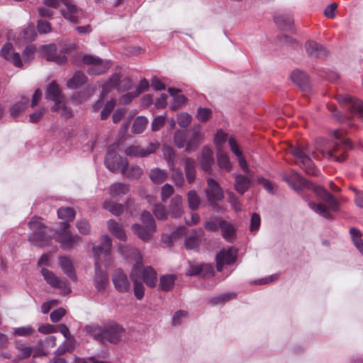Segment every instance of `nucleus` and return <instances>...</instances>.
<instances>
[{
    "instance_id": "aec40b11",
    "label": "nucleus",
    "mask_w": 363,
    "mask_h": 363,
    "mask_svg": "<svg viewBox=\"0 0 363 363\" xmlns=\"http://www.w3.org/2000/svg\"><path fill=\"white\" fill-rule=\"evenodd\" d=\"M123 161H126V159L118 156L114 150L108 149L105 157V165L110 171L115 172L119 169L121 170Z\"/></svg>"
},
{
    "instance_id": "37998d69",
    "label": "nucleus",
    "mask_w": 363,
    "mask_h": 363,
    "mask_svg": "<svg viewBox=\"0 0 363 363\" xmlns=\"http://www.w3.org/2000/svg\"><path fill=\"white\" fill-rule=\"evenodd\" d=\"M104 328H101L100 325L96 323H91L86 325L84 330L86 334L91 335L94 339L99 342H101L102 333Z\"/></svg>"
},
{
    "instance_id": "8fccbe9b",
    "label": "nucleus",
    "mask_w": 363,
    "mask_h": 363,
    "mask_svg": "<svg viewBox=\"0 0 363 363\" xmlns=\"http://www.w3.org/2000/svg\"><path fill=\"white\" fill-rule=\"evenodd\" d=\"M350 233L354 246L363 254V240L361 238L362 235L360 231L355 228H352L350 229Z\"/></svg>"
},
{
    "instance_id": "f704fd0d",
    "label": "nucleus",
    "mask_w": 363,
    "mask_h": 363,
    "mask_svg": "<svg viewBox=\"0 0 363 363\" xmlns=\"http://www.w3.org/2000/svg\"><path fill=\"white\" fill-rule=\"evenodd\" d=\"M168 92L173 97V102L170 105V108L172 110H177L185 103V96L182 94H179L180 90L174 88H169L168 89Z\"/></svg>"
},
{
    "instance_id": "ddd939ff",
    "label": "nucleus",
    "mask_w": 363,
    "mask_h": 363,
    "mask_svg": "<svg viewBox=\"0 0 363 363\" xmlns=\"http://www.w3.org/2000/svg\"><path fill=\"white\" fill-rule=\"evenodd\" d=\"M206 195L209 204L213 208L217 206L218 201H222L224 198L223 189L216 180L211 178L207 179Z\"/></svg>"
},
{
    "instance_id": "4468645a",
    "label": "nucleus",
    "mask_w": 363,
    "mask_h": 363,
    "mask_svg": "<svg viewBox=\"0 0 363 363\" xmlns=\"http://www.w3.org/2000/svg\"><path fill=\"white\" fill-rule=\"evenodd\" d=\"M41 273L47 283L52 287L62 289L65 294L70 292V289L67 286V281L66 279H60L52 272L45 268H43L41 269Z\"/></svg>"
},
{
    "instance_id": "9b49d317",
    "label": "nucleus",
    "mask_w": 363,
    "mask_h": 363,
    "mask_svg": "<svg viewBox=\"0 0 363 363\" xmlns=\"http://www.w3.org/2000/svg\"><path fill=\"white\" fill-rule=\"evenodd\" d=\"M132 84L133 82L130 78L125 77L121 79L120 74L115 73L102 85V95L108 94L113 89H116L118 91L128 90Z\"/></svg>"
},
{
    "instance_id": "a18cd8bd",
    "label": "nucleus",
    "mask_w": 363,
    "mask_h": 363,
    "mask_svg": "<svg viewBox=\"0 0 363 363\" xmlns=\"http://www.w3.org/2000/svg\"><path fill=\"white\" fill-rule=\"evenodd\" d=\"M148 120L145 116H138L133 124L132 132L135 134H140L143 133L147 125Z\"/></svg>"
},
{
    "instance_id": "412c9836",
    "label": "nucleus",
    "mask_w": 363,
    "mask_h": 363,
    "mask_svg": "<svg viewBox=\"0 0 363 363\" xmlns=\"http://www.w3.org/2000/svg\"><path fill=\"white\" fill-rule=\"evenodd\" d=\"M236 252L233 248L221 250L216 256V268L220 272L224 264H230L235 262Z\"/></svg>"
},
{
    "instance_id": "0eeeda50",
    "label": "nucleus",
    "mask_w": 363,
    "mask_h": 363,
    "mask_svg": "<svg viewBox=\"0 0 363 363\" xmlns=\"http://www.w3.org/2000/svg\"><path fill=\"white\" fill-rule=\"evenodd\" d=\"M29 228L33 231L29 235V241L33 245L43 247L48 243L50 240V235L45 233L46 227L41 222V218L33 217L28 223Z\"/></svg>"
},
{
    "instance_id": "423d86ee",
    "label": "nucleus",
    "mask_w": 363,
    "mask_h": 363,
    "mask_svg": "<svg viewBox=\"0 0 363 363\" xmlns=\"http://www.w3.org/2000/svg\"><path fill=\"white\" fill-rule=\"evenodd\" d=\"M141 220L142 225L134 224L132 229L140 239L147 240L156 230V223L152 215L147 211H143Z\"/></svg>"
},
{
    "instance_id": "b1692460",
    "label": "nucleus",
    "mask_w": 363,
    "mask_h": 363,
    "mask_svg": "<svg viewBox=\"0 0 363 363\" xmlns=\"http://www.w3.org/2000/svg\"><path fill=\"white\" fill-rule=\"evenodd\" d=\"M65 9L61 10L64 17L72 23H77L80 16V11L70 0H64Z\"/></svg>"
},
{
    "instance_id": "79ce46f5",
    "label": "nucleus",
    "mask_w": 363,
    "mask_h": 363,
    "mask_svg": "<svg viewBox=\"0 0 363 363\" xmlns=\"http://www.w3.org/2000/svg\"><path fill=\"white\" fill-rule=\"evenodd\" d=\"M130 188L128 184L121 182L114 183L108 188V192L112 196H117L127 194Z\"/></svg>"
},
{
    "instance_id": "c9c22d12",
    "label": "nucleus",
    "mask_w": 363,
    "mask_h": 363,
    "mask_svg": "<svg viewBox=\"0 0 363 363\" xmlns=\"http://www.w3.org/2000/svg\"><path fill=\"white\" fill-rule=\"evenodd\" d=\"M77 345V341L74 337H69L66 339L55 350L56 355H62L66 352H72Z\"/></svg>"
},
{
    "instance_id": "dca6fc26",
    "label": "nucleus",
    "mask_w": 363,
    "mask_h": 363,
    "mask_svg": "<svg viewBox=\"0 0 363 363\" xmlns=\"http://www.w3.org/2000/svg\"><path fill=\"white\" fill-rule=\"evenodd\" d=\"M114 286L119 292L125 293L130 290V282L125 273L121 269H116L112 277Z\"/></svg>"
},
{
    "instance_id": "774afa93",
    "label": "nucleus",
    "mask_w": 363,
    "mask_h": 363,
    "mask_svg": "<svg viewBox=\"0 0 363 363\" xmlns=\"http://www.w3.org/2000/svg\"><path fill=\"white\" fill-rule=\"evenodd\" d=\"M66 314V310L63 308H57L50 313V320L52 323L59 322Z\"/></svg>"
},
{
    "instance_id": "c85d7f7f",
    "label": "nucleus",
    "mask_w": 363,
    "mask_h": 363,
    "mask_svg": "<svg viewBox=\"0 0 363 363\" xmlns=\"http://www.w3.org/2000/svg\"><path fill=\"white\" fill-rule=\"evenodd\" d=\"M213 267L206 264H191L186 270V275L194 276L197 274H203L204 276L212 274Z\"/></svg>"
},
{
    "instance_id": "c03bdc74",
    "label": "nucleus",
    "mask_w": 363,
    "mask_h": 363,
    "mask_svg": "<svg viewBox=\"0 0 363 363\" xmlns=\"http://www.w3.org/2000/svg\"><path fill=\"white\" fill-rule=\"evenodd\" d=\"M60 265L63 272L72 279L76 280V274L70 259L65 257L60 258Z\"/></svg>"
},
{
    "instance_id": "4c0bfd02",
    "label": "nucleus",
    "mask_w": 363,
    "mask_h": 363,
    "mask_svg": "<svg viewBox=\"0 0 363 363\" xmlns=\"http://www.w3.org/2000/svg\"><path fill=\"white\" fill-rule=\"evenodd\" d=\"M185 167V174L187 182L191 184L194 182L196 178L195 162L194 160L186 157L184 159Z\"/></svg>"
},
{
    "instance_id": "680f3d73",
    "label": "nucleus",
    "mask_w": 363,
    "mask_h": 363,
    "mask_svg": "<svg viewBox=\"0 0 363 363\" xmlns=\"http://www.w3.org/2000/svg\"><path fill=\"white\" fill-rule=\"evenodd\" d=\"M191 121V116L187 113H182L177 116V123L182 128L187 127Z\"/></svg>"
},
{
    "instance_id": "4d7b16f0",
    "label": "nucleus",
    "mask_w": 363,
    "mask_h": 363,
    "mask_svg": "<svg viewBox=\"0 0 363 363\" xmlns=\"http://www.w3.org/2000/svg\"><path fill=\"white\" fill-rule=\"evenodd\" d=\"M116 104V101L115 99H111L106 102V104L104 106V108L101 111V118L102 120L106 119L108 115L111 113L113 109L114 108Z\"/></svg>"
},
{
    "instance_id": "7c9ffc66",
    "label": "nucleus",
    "mask_w": 363,
    "mask_h": 363,
    "mask_svg": "<svg viewBox=\"0 0 363 363\" xmlns=\"http://www.w3.org/2000/svg\"><path fill=\"white\" fill-rule=\"evenodd\" d=\"M219 228L225 240L233 242L235 239V229L233 224L225 220H221L219 222Z\"/></svg>"
},
{
    "instance_id": "bb28decb",
    "label": "nucleus",
    "mask_w": 363,
    "mask_h": 363,
    "mask_svg": "<svg viewBox=\"0 0 363 363\" xmlns=\"http://www.w3.org/2000/svg\"><path fill=\"white\" fill-rule=\"evenodd\" d=\"M184 213L182 197L180 195H175L171 199L169 206V213L171 217L179 218Z\"/></svg>"
},
{
    "instance_id": "5701e85b",
    "label": "nucleus",
    "mask_w": 363,
    "mask_h": 363,
    "mask_svg": "<svg viewBox=\"0 0 363 363\" xmlns=\"http://www.w3.org/2000/svg\"><path fill=\"white\" fill-rule=\"evenodd\" d=\"M291 79L302 91L311 90L309 79L304 72L299 69L294 70L291 74Z\"/></svg>"
},
{
    "instance_id": "bf43d9fd",
    "label": "nucleus",
    "mask_w": 363,
    "mask_h": 363,
    "mask_svg": "<svg viewBox=\"0 0 363 363\" xmlns=\"http://www.w3.org/2000/svg\"><path fill=\"white\" fill-rule=\"evenodd\" d=\"M33 332V328L30 325L16 328L13 329V334L18 336H28Z\"/></svg>"
},
{
    "instance_id": "39448f33",
    "label": "nucleus",
    "mask_w": 363,
    "mask_h": 363,
    "mask_svg": "<svg viewBox=\"0 0 363 363\" xmlns=\"http://www.w3.org/2000/svg\"><path fill=\"white\" fill-rule=\"evenodd\" d=\"M289 152L294 157L299 160L301 167L307 174L317 175L318 170L315 168L311 157L318 159V157L316 156L315 153L308 145L291 146Z\"/></svg>"
},
{
    "instance_id": "de8ad7c7",
    "label": "nucleus",
    "mask_w": 363,
    "mask_h": 363,
    "mask_svg": "<svg viewBox=\"0 0 363 363\" xmlns=\"http://www.w3.org/2000/svg\"><path fill=\"white\" fill-rule=\"evenodd\" d=\"M188 206L191 210H196L201 203V199L195 190H191L187 193Z\"/></svg>"
},
{
    "instance_id": "20e7f679",
    "label": "nucleus",
    "mask_w": 363,
    "mask_h": 363,
    "mask_svg": "<svg viewBox=\"0 0 363 363\" xmlns=\"http://www.w3.org/2000/svg\"><path fill=\"white\" fill-rule=\"evenodd\" d=\"M203 138L202 128L200 125L193 127L191 135L187 138L184 130H177L174 134V143L178 148H185L186 152L195 151Z\"/></svg>"
},
{
    "instance_id": "a878e982",
    "label": "nucleus",
    "mask_w": 363,
    "mask_h": 363,
    "mask_svg": "<svg viewBox=\"0 0 363 363\" xmlns=\"http://www.w3.org/2000/svg\"><path fill=\"white\" fill-rule=\"evenodd\" d=\"M305 48L308 55L312 57H321L327 55L325 48L315 41L306 42Z\"/></svg>"
},
{
    "instance_id": "58836bf2",
    "label": "nucleus",
    "mask_w": 363,
    "mask_h": 363,
    "mask_svg": "<svg viewBox=\"0 0 363 363\" xmlns=\"http://www.w3.org/2000/svg\"><path fill=\"white\" fill-rule=\"evenodd\" d=\"M86 82V75L83 72L78 71L68 80L67 85L69 89H77L85 84Z\"/></svg>"
},
{
    "instance_id": "f8f14e48",
    "label": "nucleus",
    "mask_w": 363,
    "mask_h": 363,
    "mask_svg": "<svg viewBox=\"0 0 363 363\" xmlns=\"http://www.w3.org/2000/svg\"><path fill=\"white\" fill-rule=\"evenodd\" d=\"M124 333V328L117 323L108 325L103 329L101 342L116 344L121 340Z\"/></svg>"
},
{
    "instance_id": "7ed1b4c3",
    "label": "nucleus",
    "mask_w": 363,
    "mask_h": 363,
    "mask_svg": "<svg viewBox=\"0 0 363 363\" xmlns=\"http://www.w3.org/2000/svg\"><path fill=\"white\" fill-rule=\"evenodd\" d=\"M118 252L127 258L133 257L135 263L132 267L130 277L133 281L134 295L138 299H142L144 296L145 288L140 279V259L142 258L141 252L135 248H130L128 246L119 245Z\"/></svg>"
},
{
    "instance_id": "864d4df0",
    "label": "nucleus",
    "mask_w": 363,
    "mask_h": 363,
    "mask_svg": "<svg viewBox=\"0 0 363 363\" xmlns=\"http://www.w3.org/2000/svg\"><path fill=\"white\" fill-rule=\"evenodd\" d=\"M27 100L23 99L18 102L13 104L10 107V114L13 117H17L24 111L26 107Z\"/></svg>"
},
{
    "instance_id": "6e6552de",
    "label": "nucleus",
    "mask_w": 363,
    "mask_h": 363,
    "mask_svg": "<svg viewBox=\"0 0 363 363\" xmlns=\"http://www.w3.org/2000/svg\"><path fill=\"white\" fill-rule=\"evenodd\" d=\"M315 148L323 157H326L330 160H333L338 162L345 160V148L341 147L337 143L330 146L327 141L320 139L317 142Z\"/></svg>"
},
{
    "instance_id": "a211bd4d",
    "label": "nucleus",
    "mask_w": 363,
    "mask_h": 363,
    "mask_svg": "<svg viewBox=\"0 0 363 363\" xmlns=\"http://www.w3.org/2000/svg\"><path fill=\"white\" fill-rule=\"evenodd\" d=\"M337 101L345 105L347 109L357 113L362 118H363V103L350 95L343 94L337 96Z\"/></svg>"
},
{
    "instance_id": "f257e3e1",
    "label": "nucleus",
    "mask_w": 363,
    "mask_h": 363,
    "mask_svg": "<svg viewBox=\"0 0 363 363\" xmlns=\"http://www.w3.org/2000/svg\"><path fill=\"white\" fill-rule=\"evenodd\" d=\"M285 182L296 191L308 187L312 189L318 198L321 201L319 203L308 201V207L315 213L322 217L330 219V211H336L338 210L339 203L335 197L320 186H313L311 183L303 179L297 172H292L284 177Z\"/></svg>"
},
{
    "instance_id": "a19ab883",
    "label": "nucleus",
    "mask_w": 363,
    "mask_h": 363,
    "mask_svg": "<svg viewBox=\"0 0 363 363\" xmlns=\"http://www.w3.org/2000/svg\"><path fill=\"white\" fill-rule=\"evenodd\" d=\"M217 162L220 169L225 171H230L232 168L231 163L228 155L222 150L218 147L217 150Z\"/></svg>"
},
{
    "instance_id": "13d9d810",
    "label": "nucleus",
    "mask_w": 363,
    "mask_h": 363,
    "mask_svg": "<svg viewBox=\"0 0 363 363\" xmlns=\"http://www.w3.org/2000/svg\"><path fill=\"white\" fill-rule=\"evenodd\" d=\"M174 187L169 184H165L161 189V199L163 202H167L168 199L174 194Z\"/></svg>"
},
{
    "instance_id": "49530a36",
    "label": "nucleus",
    "mask_w": 363,
    "mask_h": 363,
    "mask_svg": "<svg viewBox=\"0 0 363 363\" xmlns=\"http://www.w3.org/2000/svg\"><path fill=\"white\" fill-rule=\"evenodd\" d=\"M103 207L113 215L118 216L123 212V206L112 201H106Z\"/></svg>"
},
{
    "instance_id": "2eb2a0df",
    "label": "nucleus",
    "mask_w": 363,
    "mask_h": 363,
    "mask_svg": "<svg viewBox=\"0 0 363 363\" xmlns=\"http://www.w3.org/2000/svg\"><path fill=\"white\" fill-rule=\"evenodd\" d=\"M40 54L42 57L47 60L55 62L59 65L64 64L67 61V57L65 55L57 54V47L53 44L41 46Z\"/></svg>"
},
{
    "instance_id": "1a4fd4ad",
    "label": "nucleus",
    "mask_w": 363,
    "mask_h": 363,
    "mask_svg": "<svg viewBox=\"0 0 363 363\" xmlns=\"http://www.w3.org/2000/svg\"><path fill=\"white\" fill-rule=\"evenodd\" d=\"M82 62L89 66L88 72L93 75L103 74L111 67L110 61L103 60L98 57L89 55H83Z\"/></svg>"
},
{
    "instance_id": "e433bc0d",
    "label": "nucleus",
    "mask_w": 363,
    "mask_h": 363,
    "mask_svg": "<svg viewBox=\"0 0 363 363\" xmlns=\"http://www.w3.org/2000/svg\"><path fill=\"white\" fill-rule=\"evenodd\" d=\"M16 348L20 352V354L13 359L14 363H18L21 360L28 359L30 357L33 352V348L31 347L26 346L19 342L16 343Z\"/></svg>"
},
{
    "instance_id": "5fc2aeb1",
    "label": "nucleus",
    "mask_w": 363,
    "mask_h": 363,
    "mask_svg": "<svg viewBox=\"0 0 363 363\" xmlns=\"http://www.w3.org/2000/svg\"><path fill=\"white\" fill-rule=\"evenodd\" d=\"M226 194L228 202L230 204L232 208L237 212L241 211L242 205L238 197L231 191H227Z\"/></svg>"
},
{
    "instance_id": "473e14b6",
    "label": "nucleus",
    "mask_w": 363,
    "mask_h": 363,
    "mask_svg": "<svg viewBox=\"0 0 363 363\" xmlns=\"http://www.w3.org/2000/svg\"><path fill=\"white\" fill-rule=\"evenodd\" d=\"M108 229L109 232L118 239L125 241L126 235L123 229V227L116 223L114 220L110 219L108 220Z\"/></svg>"
},
{
    "instance_id": "72a5a7b5",
    "label": "nucleus",
    "mask_w": 363,
    "mask_h": 363,
    "mask_svg": "<svg viewBox=\"0 0 363 363\" xmlns=\"http://www.w3.org/2000/svg\"><path fill=\"white\" fill-rule=\"evenodd\" d=\"M168 173L167 170L160 168H154L149 172L151 181L155 184H160L166 181Z\"/></svg>"
},
{
    "instance_id": "393cba45",
    "label": "nucleus",
    "mask_w": 363,
    "mask_h": 363,
    "mask_svg": "<svg viewBox=\"0 0 363 363\" xmlns=\"http://www.w3.org/2000/svg\"><path fill=\"white\" fill-rule=\"evenodd\" d=\"M253 175H242L236 174L235 176L234 188L235 191L242 195L245 191H247L252 184V179Z\"/></svg>"
},
{
    "instance_id": "ea45409f",
    "label": "nucleus",
    "mask_w": 363,
    "mask_h": 363,
    "mask_svg": "<svg viewBox=\"0 0 363 363\" xmlns=\"http://www.w3.org/2000/svg\"><path fill=\"white\" fill-rule=\"evenodd\" d=\"M177 277L174 274H164L160 278L159 286L161 290L164 291H171L175 284Z\"/></svg>"
},
{
    "instance_id": "c756f323",
    "label": "nucleus",
    "mask_w": 363,
    "mask_h": 363,
    "mask_svg": "<svg viewBox=\"0 0 363 363\" xmlns=\"http://www.w3.org/2000/svg\"><path fill=\"white\" fill-rule=\"evenodd\" d=\"M276 25L282 30H291L293 25V18L290 14L278 13L274 17Z\"/></svg>"
},
{
    "instance_id": "f03ea898",
    "label": "nucleus",
    "mask_w": 363,
    "mask_h": 363,
    "mask_svg": "<svg viewBox=\"0 0 363 363\" xmlns=\"http://www.w3.org/2000/svg\"><path fill=\"white\" fill-rule=\"evenodd\" d=\"M100 245L93 247L96 270L94 286L97 291L104 292L108 284V277L107 273L101 269V265L103 260L108 258L111 251L112 242L108 235H102Z\"/></svg>"
},
{
    "instance_id": "052dcab7",
    "label": "nucleus",
    "mask_w": 363,
    "mask_h": 363,
    "mask_svg": "<svg viewBox=\"0 0 363 363\" xmlns=\"http://www.w3.org/2000/svg\"><path fill=\"white\" fill-rule=\"evenodd\" d=\"M199 246V238L196 235H189L185 240V247L189 250H196Z\"/></svg>"
},
{
    "instance_id": "f3484780",
    "label": "nucleus",
    "mask_w": 363,
    "mask_h": 363,
    "mask_svg": "<svg viewBox=\"0 0 363 363\" xmlns=\"http://www.w3.org/2000/svg\"><path fill=\"white\" fill-rule=\"evenodd\" d=\"M1 56L13 63L16 67H23V62L18 52H16L12 43H6L0 50Z\"/></svg>"
},
{
    "instance_id": "9d476101",
    "label": "nucleus",
    "mask_w": 363,
    "mask_h": 363,
    "mask_svg": "<svg viewBox=\"0 0 363 363\" xmlns=\"http://www.w3.org/2000/svg\"><path fill=\"white\" fill-rule=\"evenodd\" d=\"M69 224L66 222H62L60 227L57 229L56 233L57 234V240L61 244L63 249H71L74 245L77 244L80 238L75 235H73L68 230Z\"/></svg>"
},
{
    "instance_id": "6ab92c4d",
    "label": "nucleus",
    "mask_w": 363,
    "mask_h": 363,
    "mask_svg": "<svg viewBox=\"0 0 363 363\" xmlns=\"http://www.w3.org/2000/svg\"><path fill=\"white\" fill-rule=\"evenodd\" d=\"M46 97L55 102V105L51 108L52 111H57L62 102L63 96L58 85L55 82H52L48 85L46 90Z\"/></svg>"
},
{
    "instance_id": "6e6d98bb",
    "label": "nucleus",
    "mask_w": 363,
    "mask_h": 363,
    "mask_svg": "<svg viewBox=\"0 0 363 363\" xmlns=\"http://www.w3.org/2000/svg\"><path fill=\"white\" fill-rule=\"evenodd\" d=\"M162 152L164 159L167 160L169 166H174V157H175V152L173 150V148L169 145H163L162 147Z\"/></svg>"
},
{
    "instance_id": "69168bd1",
    "label": "nucleus",
    "mask_w": 363,
    "mask_h": 363,
    "mask_svg": "<svg viewBox=\"0 0 363 363\" xmlns=\"http://www.w3.org/2000/svg\"><path fill=\"white\" fill-rule=\"evenodd\" d=\"M143 147L138 145H132L127 147L125 150V154L130 157H141Z\"/></svg>"
},
{
    "instance_id": "603ef678",
    "label": "nucleus",
    "mask_w": 363,
    "mask_h": 363,
    "mask_svg": "<svg viewBox=\"0 0 363 363\" xmlns=\"http://www.w3.org/2000/svg\"><path fill=\"white\" fill-rule=\"evenodd\" d=\"M170 169L172 171V179L174 184L177 186H182L184 184V178L183 173L181 170L176 168L174 166H170Z\"/></svg>"
},
{
    "instance_id": "2f4dec72",
    "label": "nucleus",
    "mask_w": 363,
    "mask_h": 363,
    "mask_svg": "<svg viewBox=\"0 0 363 363\" xmlns=\"http://www.w3.org/2000/svg\"><path fill=\"white\" fill-rule=\"evenodd\" d=\"M213 163V152L208 147H204L201 152V168L205 171L211 170Z\"/></svg>"
},
{
    "instance_id": "338daca9",
    "label": "nucleus",
    "mask_w": 363,
    "mask_h": 363,
    "mask_svg": "<svg viewBox=\"0 0 363 363\" xmlns=\"http://www.w3.org/2000/svg\"><path fill=\"white\" fill-rule=\"evenodd\" d=\"M77 228L79 232L82 235H88L90 233V225L86 220H81L77 221Z\"/></svg>"
},
{
    "instance_id": "3c124183",
    "label": "nucleus",
    "mask_w": 363,
    "mask_h": 363,
    "mask_svg": "<svg viewBox=\"0 0 363 363\" xmlns=\"http://www.w3.org/2000/svg\"><path fill=\"white\" fill-rule=\"evenodd\" d=\"M35 35L36 32L34 25H29L20 33L21 38L25 42L33 40L35 38Z\"/></svg>"
},
{
    "instance_id": "09e8293b",
    "label": "nucleus",
    "mask_w": 363,
    "mask_h": 363,
    "mask_svg": "<svg viewBox=\"0 0 363 363\" xmlns=\"http://www.w3.org/2000/svg\"><path fill=\"white\" fill-rule=\"evenodd\" d=\"M57 216L60 219L65 220L64 222L69 223L75 216V211L71 207L60 208L57 210Z\"/></svg>"
},
{
    "instance_id": "e2e57ef3",
    "label": "nucleus",
    "mask_w": 363,
    "mask_h": 363,
    "mask_svg": "<svg viewBox=\"0 0 363 363\" xmlns=\"http://www.w3.org/2000/svg\"><path fill=\"white\" fill-rule=\"evenodd\" d=\"M35 51V47L31 45L26 47L22 53L23 61L24 62H30L34 57Z\"/></svg>"
},
{
    "instance_id": "0e129e2a",
    "label": "nucleus",
    "mask_w": 363,
    "mask_h": 363,
    "mask_svg": "<svg viewBox=\"0 0 363 363\" xmlns=\"http://www.w3.org/2000/svg\"><path fill=\"white\" fill-rule=\"evenodd\" d=\"M211 116V110L208 108H199L197 111L196 117L199 121L205 122Z\"/></svg>"
},
{
    "instance_id": "cd10ccee",
    "label": "nucleus",
    "mask_w": 363,
    "mask_h": 363,
    "mask_svg": "<svg viewBox=\"0 0 363 363\" xmlns=\"http://www.w3.org/2000/svg\"><path fill=\"white\" fill-rule=\"evenodd\" d=\"M121 171L123 176L130 179H138L143 173V169L138 165L128 167L127 160L123 162V167Z\"/></svg>"
},
{
    "instance_id": "4be33fe9",
    "label": "nucleus",
    "mask_w": 363,
    "mask_h": 363,
    "mask_svg": "<svg viewBox=\"0 0 363 363\" xmlns=\"http://www.w3.org/2000/svg\"><path fill=\"white\" fill-rule=\"evenodd\" d=\"M143 257L140 259V278L143 279L145 284L150 287L153 288L157 284V272L156 271L150 266L144 267L142 263Z\"/></svg>"
}]
</instances>
